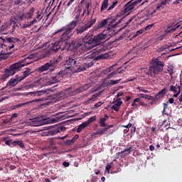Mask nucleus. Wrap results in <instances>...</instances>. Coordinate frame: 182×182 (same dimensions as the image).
Segmentation results:
<instances>
[{"instance_id": "f257e3e1", "label": "nucleus", "mask_w": 182, "mask_h": 182, "mask_svg": "<svg viewBox=\"0 0 182 182\" xmlns=\"http://www.w3.org/2000/svg\"><path fill=\"white\" fill-rule=\"evenodd\" d=\"M76 26L75 23H73L70 24V26H63L60 28L58 31L54 32L53 35H58V33H62L60 41L55 42V43L52 44V47L50 48L46 52V56L49 57L50 53H53V52H58L59 49H60V46H62L65 42V41H68V38H69V33L72 32V29H73Z\"/></svg>"}, {"instance_id": "f03ea898", "label": "nucleus", "mask_w": 182, "mask_h": 182, "mask_svg": "<svg viewBox=\"0 0 182 182\" xmlns=\"http://www.w3.org/2000/svg\"><path fill=\"white\" fill-rule=\"evenodd\" d=\"M33 55L31 54L28 55L27 58L11 65L9 68L5 69V73L1 77L2 80L8 79V77H9L10 76H14V75H15L16 72L21 71L24 66L31 65L32 61L29 60H31V59H33Z\"/></svg>"}, {"instance_id": "7ed1b4c3", "label": "nucleus", "mask_w": 182, "mask_h": 182, "mask_svg": "<svg viewBox=\"0 0 182 182\" xmlns=\"http://www.w3.org/2000/svg\"><path fill=\"white\" fill-rule=\"evenodd\" d=\"M21 43L22 41L18 38L7 37L4 39L0 37V52L1 55H11L12 53L11 49H14L15 46H19Z\"/></svg>"}, {"instance_id": "20e7f679", "label": "nucleus", "mask_w": 182, "mask_h": 182, "mask_svg": "<svg viewBox=\"0 0 182 182\" xmlns=\"http://www.w3.org/2000/svg\"><path fill=\"white\" fill-rule=\"evenodd\" d=\"M107 38V36L105 33L98 34L95 37L89 35H86L81 41H82V46H85V51L97 46L102 43V41H105Z\"/></svg>"}, {"instance_id": "39448f33", "label": "nucleus", "mask_w": 182, "mask_h": 182, "mask_svg": "<svg viewBox=\"0 0 182 182\" xmlns=\"http://www.w3.org/2000/svg\"><path fill=\"white\" fill-rule=\"evenodd\" d=\"M150 65L149 69L141 68V70L148 76H153V74L159 75L160 72H163L165 64L163 61H159L158 57L157 58H153L150 62Z\"/></svg>"}, {"instance_id": "423d86ee", "label": "nucleus", "mask_w": 182, "mask_h": 182, "mask_svg": "<svg viewBox=\"0 0 182 182\" xmlns=\"http://www.w3.org/2000/svg\"><path fill=\"white\" fill-rule=\"evenodd\" d=\"M65 48L68 52L72 50H79L80 53H85L86 52V48L83 46V41L81 38H74L70 41H64Z\"/></svg>"}, {"instance_id": "0eeeda50", "label": "nucleus", "mask_w": 182, "mask_h": 182, "mask_svg": "<svg viewBox=\"0 0 182 182\" xmlns=\"http://www.w3.org/2000/svg\"><path fill=\"white\" fill-rule=\"evenodd\" d=\"M65 69H70L73 72H82L85 70L83 65V60L80 58H69L64 64Z\"/></svg>"}, {"instance_id": "6e6552de", "label": "nucleus", "mask_w": 182, "mask_h": 182, "mask_svg": "<svg viewBox=\"0 0 182 182\" xmlns=\"http://www.w3.org/2000/svg\"><path fill=\"white\" fill-rule=\"evenodd\" d=\"M57 120L55 119H43L42 117H35L30 119L27 122V125L31 127H38L39 126H43L45 124H50V123H56Z\"/></svg>"}, {"instance_id": "1a4fd4ad", "label": "nucleus", "mask_w": 182, "mask_h": 182, "mask_svg": "<svg viewBox=\"0 0 182 182\" xmlns=\"http://www.w3.org/2000/svg\"><path fill=\"white\" fill-rule=\"evenodd\" d=\"M96 23V18H93L92 16L90 19L88 21V23H85L82 26H78L75 28V31H74V33H76V35H82L83 32H86L87 29H90L92 26H93L94 24Z\"/></svg>"}, {"instance_id": "9d476101", "label": "nucleus", "mask_w": 182, "mask_h": 182, "mask_svg": "<svg viewBox=\"0 0 182 182\" xmlns=\"http://www.w3.org/2000/svg\"><path fill=\"white\" fill-rule=\"evenodd\" d=\"M143 0H131L128 1L124 7V9L122 11V15H129V13L132 12L140 2H141Z\"/></svg>"}, {"instance_id": "9b49d317", "label": "nucleus", "mask_w": 182, "mask_h": 182, "mask_svg": "<svg viewBox=\"0 0 182 182\" xmlns=\"http://www.w3.org/2000/svg\"><path fill=\"white\" fill-rule=\"evenodd\" d=\"M16 28H18V24H16V23H6L0 28V35L2 32H6V33H12L15 32V29H16Z\"/></svg>"}, {"instance_id": "f8f14e48", "label": "nucleus", "mask_w": 182, "mask_h": 182, "mask_svg": "<svg viewBox=\"0 0 182 182\" xmlns=\"http://www.w3.org/2000/svg\"><path fill=\"white\" fill-rule=\"evenodd\" d=\"M117 21V17L109 18L108 21L109 25L107 31H110L111 33L109 35H116L119 31H114V28L117 26L118 23L122 22V20H119L117 23H115Z\"/></svg>"}, {"instance_id": "ddd939ff", "label": "nucleus", "mask_w": 182, "mask_h": 182, "mask_svg": "<svg viewBox=\"0 0 182 182\" xmlns=\"http://www.w3.org/2000/svg\"><path fill=\"white\" fill-rule=\"evenodd\" d=\"M49 92H50V90L49 89L42 90L40 91L30 92L27 93V96H33L34 97H38V96H42V95L49 93Z\"/></svg>"}, {"instance_id": "4468645a", "label": "nucleus", "mask_w": 182, "mask_h": 182, "mask_svg": "<svg viewBox=\"0 0 182 182\" xmlns=\"http://www.w3.org/2000/svg\"><path fill=\"white\" fill-rule=\"evenodd\" d=\"M75 14H76L75 16V20H73L70 23L64 26H69L72 25L73 23H75V26H74L73 28H72V31H73V29H75V28L77 26V23H79V18H80V14H82V9H77V11Z\"/></svg>"}, {"instance_id": "2eb2a0df", "label": "nucleus", "mask_w": 182, "mask_h": 182, "mask_svg": "<svg viewBox=\"0 0 182 182\" xmlns=\"http://www.w3.org/2000/svg\"><path fill=\"white\" fill-rule=\"evenodd\" d=\"M23 78H20L18 75L15 78H11L6 84V86H11V87H15V85L19 82H22Z\"/></svg>"}, {"instance_id": "dca6fc26", "label": "nucleus", "mask_w": 182, "mask_h": 182, "mask_svg": "<svg viewBox=\"0 0 182 182\" xmlns=\"http://www.w3.org/2000/svg\"><path fill=\"white\" fill-rule=\"evenodd\" d=\"M62 60V58L60 57L55 58L53 60H51L48 65H50V68H51V70H55L56 69V66L58 65V63H59Z\"/></svg>"}, {"instance_id": "f3484780", "label": "nucleus", "mask_w": 182, "mask_h": 182, "mask_svg": "<svg viewBox=\"0 0 182 182\" xmlns=\"http://www.w3.org/2000/svg\"><path fill=\"white\" fill-rule=\"evenodd\" d=\"M122 105H123V101H122V98L118 97L117 98L115 103L111 107V109L115 110V112H119Z\"/></svg>"}, {"instance_id": "a211bd4d", "label": "nucleus", "mask_w": 182, "mask_h": 182, "mask_svg": "<svg viewBox=\"0 0 182 182\" xmlns=\"http://www.w3.org/2000/svg\"><path fill=\"white\" fill-rule=\"evenodd\" d=\"M52 70L49 63H46L44 65L39 67L38 68H37V72H38L39 73H42L43 72H46V70Z\"/></svg>"}, {"instance_id": "6ab92c4d", "label": "nucleus", "mask_w": 182, "mask_h": 182, "mask_svg": "<svg viewBox=\"0 0 182 182\" xmlns=\"http://www.w3.org/2000/svg\"><path fill=\"white\" fill-rule=\"evenodd\" d=\"M66 130V127H58V128H55L54 129H50L49 131L50 134L51 136H55V134H58V133H60V132H65Z\"/></svg>"}, {"instance_id": "aec40b11", "label": "nucleus", "mask_w": 182, "mask_h": 182, "mask_svg": "<svg viewBox=\"0 0 182 182\" xmlns=\"http://www.w3.org/2000/svg\"><path fill=\"white\" fill-rule=\"evenodd\" d=\"M92 87V82L85 84L81 87H80L78 89H77V93H82V92H85L87 90V89H90Z\"/></svg>"}, {"instance_id": "412c9836", "label": "nucleus", "mask_w": 182, "mask_h": 182, "mask_svg": "<svg viewBox=\"0 0 182 182\" xmlns=\"http://www.w3.org/2000/svg\"><path fill=\"white\" fill-rule=\"evenodd\" d=\"M109 20H110V18H107L100 21L97 26V29H102V28H105V26H106V25L109 23Z\"/></svg>"}, {"instance_id": "4be33fe9", "label": "nucleus", "mask_w": 182, "mask_h": 182, "mask_svg": "<svg viewBox=\"0 0 182 182\" xmlns=\"http://www.w3.org/2000/svg\"><path fill=\"white\" fill-rule=\"evenodd\" d=\"M81 5H85L86 9L85 11H90V5H92V1L90 0H82L80 2Z\"/></svg>"}, {"instance_id": "5701e85b", "label": "nucleus", "mask_w": 182, "mask_h": 182, "mask_svg": "<svg viewBox=\"0 0 182 182\" xmlns=\"http://www.w3.org/2000/svg\"><path fill=\"white\" fill-rule=\"evenodd\" d=\"M33 102H42V99H36V100H31V101H28V102H26L24 103H21V104H18L17 105H15L14 107H22V106H25L26 105H31V103H33Z\"/></svg>"}, {"instance_id": "b1692460", "label": "nucleus", "mask_w": 182, "mask_h": 182, "mask_svg": "<svg viewBox=\"0 0 182 182\" xmlns=\"http://www.w3.org/2000/svg\"><path fill=\"white\" fill-rule=\"evenodd\" d=\"M50 150V152H48V154H52L53 150H56V143L55 141H51L47 147V150Z\"/></svg>"}, {"instance_id": "393cba45", "label": "nucleus", "mask_w": 182, "mask_h": 182, "mask_svg": "<svg viewBox=\"0 0 182 182\" xmlns=\"http://www.w3.org/2000/svg\"><path fill=\"white\" fill-rule=\"evenodd\" d=\"M32 70H31L29 68H26V70L23 71V76H20V78H22V80H23V79H25V77H28V76H29V75H32V73H33V72L31 71Z\"/></svg>"}, {"instance_id": "a878e982", "label": "nucleus", "mask_w": 182, "mask_h": 182, "mask_svg": "<svg viewBox=\"0 0 182 182\" xmlns=\"http://www.w3.org/2000/svg\"><path fill=\"white\" fill-rule=\"evenodd\" d=\"M109 130V127H105L104 129H100L95 132H94V134L97 136H103V134H106V132Z\"/></svg>"}, {"instance_id": "bb28decb", "label": "nucleus", "mask_w": 182, "mask_h": 182, "mask_svg": "<svg viewBox=\"0 0 182 182\" xmlns=\"http://www.w3.org/2000/svg\"><path fill=\"white\" fill-rule=\"evenodd\" d=\"M166 93H167V89L164 88L163 90H161V91H159L155 96L156 97V100H159V99H160V97H163L164 96V95H166Z\"/></svg>"}, {"instance_id": "cd10ccee", "label": "nucleus", "mask_w": 182, "mask_h": 182, "mask_svg": "<svg viewBox=\"0 0 182 182\" xmlns=\"http://www.w3.org/2000/svg\"><path fill=\"white\" fill-rule=\"evenodd\" d=\"M107 119H109V116H107V114H105L104 118H100L99 122L100 127H106V123L105 122H106Z\"/></svg>"}, {"instance_id": "c85d7f7f", "label": "nucleus", "mask_w": 182, "mask_h": 182, "mask_svg": "<svg viewBox=\"0 0 182 182\" xmlns=\"http://www.w3.org/2000/svg\"><path fill=\"white\" fill-rule=\"evenodd\" d=\"M33 12H35V8L32 7L25 15V18H26V19H32L33 16Z\"/></svg>"}, {"instance_id": "c756f323", "label": "nucleus", "mask_w": 182, "mask_h": 182, "mask_svg": "<svg viewBox=\"0 0 182 182\" xmlns=\"http://www.w3.org/2000/svg\"><path fill=\"white\" fill-rule=\"evenodd\" d=\"M80 60H82V65L85 68V70H86V68H92V66H93V63H86V59L80 58Z\"/></svg>"}, {"instance_id": "7c9ffc66", "label": "nucleus", "mask_w": 182, "mask_h": 182, "mask_svg": "<svg viewBox=\"0 0 182 182\" xmlns=\"http://www.w3.org/2000/svg\"><path fill=\"white\" fill-rule=\"evenodd\" d=\"M178 28H180V25H175L173 27L168 26L166 31V33H171L174 32Z\"/></svg>"}, {"instance_id": "2f4dec72", "label": "nucleus", "mask_w": 182, "mask_h": 182, "mask_svg": "<svg viewBox=\"0 0 182 182\" xmlns=\"http://www.w3.org/2000/svg\"><path fill=\"white\" fill-rule=\"evenodd\" d=\"M89 125L86 123V122H82L81 124H80L77 129V133H80L83 129H86Z\"/></svg>"}, {"instance_id": "473e14b6", "label": "nucleus", "mask_w": 182, "mask_h": 182, "mask_svg": "<svg viewBox=\"0 0 182 182\" xmlns=\"http://www.w3.org/2000/svg\"><path fill=\"white\" fill-rule=\"evenodd\" d=\"M133 151V147L130 146L128 149H125L124 151H121L119 154H122V156H128V154H130Z\"/></svg>"}, {"instance_id": "72a5a7b5", "label": "nucleus", "mask_w": 182, "mask_h": 182, "mask_svg": "<svg viewBox=\"0 0 182 182\" xmlns=\"http://www.w3.org/2000/svg\"><path fill=\"white\" fill-rule=\"evenodd\" d=\"M57 80L58 82H60L62 79H63V76H65V72L63 71H60L59 73H56L55 75H54Z\"/></svg>"}, {"instance_id": "f704fd0d", "label": "nucleus", "mask_w": 182, "mask_h": 182, "mask_svg": "<svg viewBox=\"0 0 182 182\" xmlns=\"http://www.w3.org/2000/svg\"><path fill=\"white\" fill-rule=\"evenodd\" d=\"M23 18H25V15L23 14H20L14 16V20L17 21V22H21L23 21Z\"/></svg>"}, {"instance_id": "c9c22d12", "label": "nucleus", "mask_w": 182, "mask_h": 182, "mask_svg": "<svg viewBox=\"0 0 182 182\" xmlns=\"http://www.w3.org/2000/svg\"><path fill=\"white\" fill-rule=\"evenodd\" d=\"M124 73V70H122L119 71L118 73H117V71H113L112 73L107 75V79H112V77H113V76H114V75H117V73Z\"/></svg>"}, {"instance_id": "e433bc0d", "label": "nucleus", "mask_w": 182, "mask_h": 182, "mask_svg": "<svg viewBox=\"0 0 182 182\" xmlns=\"http://www.w3.org/2000/svg\"><path fill=\"white\" fill-rule=\"evenodd\" d=\"M107 6H109V0H104L102 4L100 11L103 12V11H105V9L107 8Z\"/></svg>"}, {"instance_id": "4c0bfd02", "label": "nucleus", "mask_w": 182, "mask_h": 182, "mask_svg": "<svg viewBox=\"0 0 182 182\" xmlns=\"http://www.w3.org/2000/svg\"><path fill=\"white\" fill-rule=\"evenodd\" d=\"M58 82L59 81L58 80L56 77L54 75V76H52L51 79L48 82V85H55V83H58Z\"/></svg>"}, {"instance_id": "58836bf2", "label": "nucleus", "mask_w": 182, "mask_h": 182, "mask_svg": "<svg viewBox=\"0 0 182 182\" xmlns=\"http://www.w3.org/2000/svg\"><path fill=\"white\" fill-rule=\"evenodd\" d=\"M178 87H181L180 85H176V86L171 85L170 88H169V90L171 92H173V93H177L178 92Z\"/></svg>"}, {"instance_id": "ea45409f", "label": "nucleus", "mask_w": 182, "mask_h": 182, "mask_svg": "<svg viewBox=\"0 0 182 182\" xmlns=\"http://www.w3.org/2000/svg\"><path fill=\"white\" fill-rule=\"evenodd\" d=\"M36 19H33V21L27 23H25L23 26V28H29L31 26H32V25H35V23H36Z\"/></svg>"}, {"instance_id": "a19ab883", "label": "nucleus", "mask_w": 182, "mask_h": 182, "mask_svg": "<svg viewBox=\"0 0 182 182\" xmlns=\"http://www.w3.org/2000/svg\"><path fill=\"white\" fill-rule=\"evenodd\" d=\"M96 120V116H93L91 117L90 118H89L85 123L89 126V124H90V123H93V122H95Z\"/></svg>"}, {"instance_id": "79ce46f5", "label": "nucleus", "mask_w": 182, "mask_h": 182, "mask_svg": "<svg viewBox=\"0 0 182 182\" xmlns=\"http://www.w3.org/2000/svg\"><path fill=\"white\" fill-rule=\"evenodd\" d=\"M120 80H122V79L117 80H112L109 82H108L107 85H109V86H113V85H117V83H120Z\"/></svg>"}, {"instance_id": "37998d69", "label": "nucleus", "mask_w": 182, "mask_h": 182, "mask_svg": "<svg viewBox=\"0 0 182 182\" xmlns=\"http://www.w3.org/2000/svg\"><path fill=\"white\" fill-rule=\"evenodd\" d=\"M16 146H19L21 149H25V144L23 141H16Z\"/></svg>"}, {"instance_id": "c03bdc74", "label": "nucleus", "mask_w": 182, "mask_h": 182, "mask_svg": "<svg viewBox=\"0 0 182 182\" xmlns=\"http://www.w3.org/2000/svg\"><path fill=\"white\" fill-rule=\"evenodd\" d=\"M148 100H152V102H156L157 100V97L156 95L154 97L151 95H146V98Z\"/></svg>"}, {"instance_id": "a18cd8bd", "label": "nucleus", "mask_w": 182, "mask_h": 182, "mask_svg": "<svg viewBox=\"0 0 182 182\" xmlns=\"http://www.w3.org/2000/svg\"><path fill=\"white\" fill-rule=\"evenodd\" d=\"M139 102H140V98H135L131 105L132 107H137L136 103H139Z\"/></svg>"}, {"instance_id": "49530a36", "label": "nucleus", "mask_w": 182, "mask_h": 182, "mask_svg": "<svg viewBox=\"0 0 182 182\" xmlns=\"http://www.w3.org/2000/svg\"><path fill=\"white\" fill-rule=\"evenodd\" d=\"M168 72L171 76H173V74L174 73V68L173 66L168 67Z\"/></svg>"}, {"instance_id": "de8ad7c7", "label": "nucleus", "mask_w": 182, "mask_h": 182, "mask_svg": "<svg viewBox=\"0 0 182 182\" xmlns=\"http://www.w3.org/2000/svg\"><path fill=\"white\" fill-rule=\"evenodd\" d=\"M118 1H115L112 3V4L108 8L107 11H112V9H114V8L117 5Z\"/></svg>"}, {"instance_id": "09e8293b", "label": "nucleus", "mask_w": 182, "mask_h": 182, "mask_svg": "<svg viewBox=\"0 0 182 182\" xmlns=\"http://www.w3.org/2000/svg\"><path fill=\"white\" fill-rule=\"evenodd\" d=\"M180 93H181V87H178V92H175L173 97H178V95H180Z\"/></svg>"}, {"instance_id": "8fccbe9b", "label": "nucleus", "mask_w": 182, "mask_h": 182, "mask_svg": "<svg viewBox=\"0 0 182 182\" xmlns=\"http://www.w3.org/2000/svg\"><path fill=\"white\" fill-rule=\"evenodd\" d=\"M55 102H59V101H60V100H62V99H63V97H62V96H60V94H56L55 95Z\"/></svg>"}, {"instance_id": "3c124183", "label": "nucleus", "mask_w": 182, "mask_h": 182, "mask_svg": "<svg viewBox=\"0 0 182 182\" xmlns=\"http://www.w3.org/2000/svg\"><path fill=\"white\" fill-rule=\"evenodd\" d=\"M137 90H139V92H143L144 93H150V91L144 90L140 87H137Z\"/></svg>"}, {"instance_id": "603ef678", "label": "nucleus", "mask_w": 182, "mask_h": 182, "mask_svg": "<svg viewBox=\"0 0 182 182\" xmlns=\"http://www.w3.org/2000/svg\"><path fill=\"white\" fill-rule=\"evenodd\" d=\"M102 105H103V102L102 101L98 102L97 103H96L94 105L95 109H97L98 107H100V106H102Z\"/></svg>"}, {"instance_id": "864d4df0", "label": "nucleus", "mask_w": 182, "mask_h": 182, "mask_svg": "<svg viewBox=\"0 0 182 182\" xmlns=\"http://www.w3.org/2000/svg\"><path fill=\"white\" fill-rule=\"evenodd\" d=\"M102 86H109V81H107V78H105L102 82Z\"/></svg>"}, {"instance_id": "5fc2aeb1", "label": "nucleus", "mask_w": 182, "mask_h": 182, "mask_svg": "<svg viewBox=\"0 0 182 182\" xmlns=\"http://www.w3.org/2000/svg\"><path fill=\"white\" fill-rule=\"evenodd\" d=\"M154 26V23L153 24H149L145 27V31H149V29H151Z\"/></svg>"}, {"instance_id": "6e6d98bb", "label": "nucleus", "mask_w": 182, "mask_h": 182, "mask_svg": "<svg viewBox=\"0 0 182 182\" xmlns=\"http://www.w3.org/2000/svg\"><path fill=\"white\" fill-rule=\"evenodd\" d=\"M75 141H76L75 139H73V138H72L71 139H68L66 141V144H72V143H75Z\"/></svg>"}, {"instance_id": "4d7b16f0", "label": "nucleus", "mask_w": 182, "mask_h": 182, "mask_svg": "<svg viewBox=\"0 0 182 182\" xmlns=\"http://www.w3.org/2000/svg\"><path fill=\"white\" fill-rule=\"evenodd\" d=\"M110 69H112V68H107L105 70H104L102 71V73H104V75H107V73H109L110 72Z\"/></svg>"}, {"instance_id": "13d9d810", "label": "nucleus", "mask_w": 182, "mask_h": 182, "mask_svg": "<svg viewBox=\"0 0 182 182\" xmlns=\"http://www.w3.org/2000/svg\"><path fill=\"white\" fill-rule=\"evenodd\" d=\"M107 47L106 46H102L101 47L99 50L98 52L101 53V52H105V50H106Z\"/></svg>"}, {"instance_id": "bf43d9fd", "label": "nucleus", "mask_w": 182, "mask_h": 182, "mask_svg": "<svg viewBox=\"0 0 182 182\" xmlns=\"http://www.w3.org/2000/svg\"><path fill=\"white\" fill-rule=\"evenodd\" d=\"M181 2H182V0H176L173 2V5H178V4H181Z\"/></svg>"}, {"instance_id": "052dcab7", "label": "nucleus", "mask_w": 182, "mask_h": 182, "mask_svg": "<svg viewBox=\"0 0 182 182\" xmlns=\"http://www.w3.org/2000/svg\"><path fill=\"white\" fill-rule=\"evenodd\" d=\"M110 168H112V165H110V164H107L106 166H105V170L107 171H110Z\"/></svg>"}, {"instance_id": "680f3d73", "label": "nucleus", "mask_w": 182, "mask_h": 182, "mask_svg": "<svg viewBox=\"0 0 182 182\" xmlns=\"http://www.w3.org/2000/svg\"><path fill=\"white\" fill-rule=\"evenodd\" d=\"M132 21H133V18H129L124 26V28H127V26L130 23V22H132Z\"/></svg>"}, {"instance_id": "e2e57ef3", "label": "nucleus", "mask_w": 182, "mask_h": 182, "mask_svg": "<svg viewBox=\"0 0 182 182\" xmlns=\"http://www.w3.org/2000/svg\"><path fill=\"white\" fill-rule=\"evenodd\" d=\"M138 96H139V97H141V99H146L147 95H146V94H139V95H138Z\"/></svg>"}, {"instance_id": "0e129e2a", "label": "nucleus", "mask_w": 182, "mask_h": 182, "mask_svg": "<svg viewBox=\"0 0 182 182\" xmlns=\"http://www.w3.org/2000/svg\"><path fill=\"white\" fill-rule=\"evenodd\" d=\"M11 140H6V141H5V144H6V146H9V147H11Z\"/></svg>"}, {"instance_id": "69168bd1", "label": "nucleus", "mask_w": 182, "mask_h": 182, "mask_svg": "<svg viewBox=\"0 0 182 182\" xmlns=\"http://www.w3.org/2000/svg\"><path fill=\"white\" fill-rule=\"evenodd\" d=\"M70 165L69 162L65 161L63 163V166H64V167H69Z\"/></svg>"}, {"instance_id": "338daca9", "label": "nucleus", "mask_w": 182, "mask_h": 182, "mask_svg": "<svg viewBox=\"0 0 182 182\" xmlns=\"http://www.w3.org/2000/svg\"><path fill=\"white\" fill-rule=\"evenodd\" d=\"M97 177L93 176V177L91 178V182H97Z\"/></svg>"}, {"instance_id": "774afa93", "label": "nucleus", "mask_w": 182, "mask_h": 182, "mask_svg": "<svg viewBox=\"0 0 182 182\" xmlns=\"http://www.w3.org/2000/svg\"><path fill=\"white\" fill-rule=\"evenodd\" d=\"M144 31L143 30H139L136 32V35L139 36V35H141L143 33Z\"/></svg>"}]
</instances>
